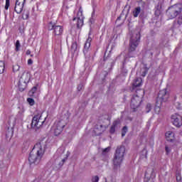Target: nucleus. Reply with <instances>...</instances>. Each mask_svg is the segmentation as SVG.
<instances>
[{"label":"nucleus","instance_id":"ea45409f","mask_svg":"<svg viewBox=\"0 0 182 182\" xmlns=\"http://www.w3.org/2000/svg\"><path fill=\"white\" fill-rule=\"evenodd\" d=\"M165 150H166V153H167L168 154V153H170V150H171V149H170V148H169L168 146H166L165 147Z\"/></svg>","mask_w":182,"mask_h":182},{"label":"nucleus","instance_id":"7c9ffc66","mask_svg":"<svg viewBox=\"0 0 182 182\" xmlns=\"http://www.w3.org/2000/svg\"><path fill=\"white\" fill-rule=\"evenodd\" d=\"M71 49L75 52V50L77 49V43H73Z\"/></svg>","mask_w":182,"mask_h":182},{"label":"nucleus","instance_id":"6ab92c4d","mask_svg":"<svg viewBox=\"0 0 182 182\" xmlns=\"http://www.w3.org/2000/svg\"><path fill=\"white\" fill-rule=\"evenodd\" d=\"M141 82H143V80H141V77L134 80L133 82L134 87H139V86H141Z\"/></svg>","mask_w":182,"mask_h":182},{"label":"nucleus","instance_id":"2f4dec72","mask_svg":"<svg viewBox=\"0 0 182 182\" xmlns=\"http://www.w3.org/2000/svg\"><path fill=\"white\" fill-rule=\"evenodd\" d=\"M177 23L182 25V14L178 17Z\"/></svg>","mask_w":182,"mask_h":182},{"label":"nucleus","instance_id":"f3484780","mask_svg":"<svg viewBox=\"0 0 182 182\" xmlns=\"http://www.w3.org/2000/svg\"><path fill=\"white\" fill-rule=\"evenodd\" d=\"M165 136L168 141H173V140H174V133H173L172 132H167Z\"/></svg>","mask_w":182,"mask_h":182},{"label":"nucleus","instance_id":"f257e3e1","mask_svg":"<svg viewBox=\"0 0 182 182\" xmlns=\"http://www.w3.org/2000/svg\"><path fill=\"white\" fill-rule=\"evenodd\" d=\"M46 147V144L43 141H40L34 146L28 156L30 164H39L41 163V159L45 154Z\"/></svg>","mask_w":182,"mask_h":182},{"label":"nucleus","instance_id":"c03bdc74","mask_svg":"<svg viewBox=\"0 0 182 182\" xmlns=\"http://www.w3.org/2000/svg\"><path fill=\"white\" fill-rule=\"evenodd\" d=\"M122 14H121V15L119 16V17H118V19H120V18H122Z\"/></svg>","mask_w":182,"mask_h":182},{"label":"nucleus","instance_id":"0eeeda50","mask_svg":"<svg viewBox=\"0 0 182 182\" xmlns=\"http://www.w3.org/2000/svg\"><path fill=\"white\" fill-rule=\"evenodd\" d=\"M169 96L170 94L168 93V91H167V88L160 90L156 99L157 105H161L163 102H167Z\"/></svg>","mask_w":182,"mask_h":182},{"label":"nucleus","instance_id":"72a5a7b5","mask_svg":"<svg viewBox=\"0 0 182 182\" xmlns=\"http://www.w3.org/2000/svg\"><path fill=\"white\" fill-rule=\"evenodd\" d=\"M92 182H99V176H93L92 178Z\"/></svg>","mask_w":182,"mask_h":182},{"label":"nucleus","instance_id":"4468645a","mask_svg":"<svg viewBox=\"0 0 182 182\" xmlns=\"http://www.w3.org/2000/svg\"><path fill=\"white\" fill-rule=\"evenodd\" d=\"M26 0H16V6L14 10L16 11V14H21L23 10V6L25 5V2Z\"/></svg>","mask_w":182,"mask_h":182},{"label":"nucleus","instance_id":"f704fd0d","mask_svg":"<svg viewBox=\"0 0 182 182\" xmlns=\"http://www.w3.org/2000/svg\"><path fill=\"white\" fill-rule=\"evenodd\" d=\"M82 15V12L81 9L80 8V10L77 13V18H83V16Z\"/></svg>","mask_w":182,"mask_h":182},{"label":"nucleus","instance_id":"37998d69","mask_svg":"<svg viewBox=\"0 0 182 182\" xmlns=\"http://www.w3.org/2000/svg\"><path fill=\"white\" fill-rule=\"evenodd\" d=\"M26 53V55H29L31 53V51L29 50H28Z\"/></svg>","mask_w":182,"mask_h":182},{"label":"nucleus","instance_id":"7ed1b4c3","mask_svg":"<svg viewBox=\"0 0 182 182\" xmlns=\"http://www.w3.org/2000/svg\"><path fill=\"white\" fill-rule=\"evenodd\" d=\"M140 42V30H134L131 34L129 52H134Z\"/></svg>","mask_w":182,"mask_h":182},{"label":"nucleus","instance_id":"a878e982","mask_svg":"<svg viewBox=\"0 0 182 182\" xmlns=\"http://www.w3.org/2000/svg\"><path fill=\"white\" fill-rule=\"evenodd\" d=\"M181 180H182L181 173L180 172L176 173V181L181 182Z\"/></svg>","mask_w":182,"mask_h":182},{"label":"nucleus","instance_id":"9b49d317","mask_svg":"<svg viewBox=\"0 0 182 182\" xmlns=\"http://www.w3.org/2000/svg\"><path fill=\"white\" fill-rule=\"evenodd\" d=\"M156 177V170L154 167H149L147 168L145 173V179L144 181L147 182L150 178H154Z\"/></svg>","mask_w":182,"mask_h":182},{"label":"nucleus","instance_id":"79ce46f5","mask_svg":"<svg viewBox=\"0 0 182 182\" xmlns=\"http://www.w3.org/2000/svg\"><path fill=\"white\" fill-rule=\"evenodd\" d=\"M103 119H105V120H107V116L105 115V116L102 117L100 120H103Z\"/></svg>","mask_w":182,"mask_h":182},{"label":"nucleus","instance_id":"423d86ee","mask_svg":"<svg viewBox=\"0 0 182 182\" xmlns=\"http://www.w3.org/2000/svg\"><path fill=\"white\" fill-rule=\"evenodd\" d=\"M65 126H66V122H65L63 120L55 122L51 129V132L54 133V136H59V134L63 132V128Z\"/></svg>","mask_w":182,"mask_h":182},{"label":"nucleus","instance_id":"dca6fc26","mask_svg":"<svg viewBox=\"0 0 182 182\" xmlns=\"http://www.w3.org/2000/svg\"><path fill=\"white\" fill-rule=\"evenodd\" d=\"M120 124V121L116 120L113 122L112 125L110 127L109 132L111 134H113L116 132V127H117V124Z\"/></svg>","mask_w":182,"mask_h":182},{"label":"nucleus","instance_id":"49530a36","mask_svg":"<svg viewBox=\"0 0 182 182\" xmlns=\"http://www.w3.org/2000/svg\"><path fill=\"white\" fill-rule=\"evenodd\" d=\"M155 14H157V11H155Z\"/></svg>","mask_w":182,"mask_h":182},{"label":"nucleus","instance_id":"c85d7f7f","mask_svg":"<svg viewBox=\"0 0 182 182\" xmlns=\"http://www.w3.org/2000/svg\"><path fill=\"white\" fill-rule=\"evenodd\" d=\"M27 102L29 103L31 106H33V105H35V100H33V99L32 98H28Z\"/></svg>","mask_w":182,"mask_h":182},{"label":"nucleus","instance_id":"b1692460","mask_svg":"<svg viewBox=\"0 0 182 182\" xmlns=\"http://www.w3.org/2000/svg\"><path fill=\"white\" fill-rule=\"evenodd\" d=\"M23 19H28L29 18V11H24L22 15Z\"/></svg>","mask_w":182,"mask_h":182},{"label":"nucleus","instance_id":"9d476101","mask_svg":"<svg viewBox=\"0 0 182 182\" xmlns=\"http://www.w3.org/2000/svg\"><path fill=\"white\" fill-rule=\"evenodd\" d=\"M141 103V97L138 95H134L132 99L131 100V109H133L134 112L136 109L140 107Z\"/></svg>","mask_w":182,"mask_h":182},{"label":"nucleus","instance_id":"4c0bfd02","mask_svg":"<svg viewBox=\"0 0 182 182\" xmlns=\"http://www.w3.org/2000/svg\"><path fill=\"white\" fill-rule=\"evenodd\" d=\"M78 92H80V90H82L83 89V85L80 84L77 87Z\"/></svg>","mask_w":182,"mask_h":182},{"label":"nucleus","instance_id":"412c9836","mask_svg":"<svg viewBox=\"0 0 182 182\" xmlns=\"http://www.w3.org/2000/svg\"><path fill=\"white\" fill-rule=\"evenodd\" d=\"M147 72H149V68L144 67V68H141V70L139 71V75L141 76H143V77H144V76H146V75H147Z\"/></svg>","mask_w":182,"mask_h":182},{"label":"nucleus","instance_id":"58836bf2","mask_svg":"<svg viewBox=\"0 0 182 182\" xmlns=\"http://www.w3.org/2000/svg\"><path fill=\"white\" fill-rule=\"evenodd\" d=\"M109 151H110V147L105 148L103 150V153H109Z\"/></svg>","mask_w":182,"mask_h":182},{"label":"nucleus","instance_id":"c756f323","mask_svg":"<svg viewBox=\"0 0 182 182\" xmlns=\"http://www.w3.org/2000/svg\"><path fill=\"white\" fill-rule=\"evenodd\" d=\"M19 48H21V43H19V40H17L16 42V50H19Z\"/></svg>","mask_w":182,"mask_h":182},{"label":"nucleus","instance_id":"f03ea898","mask_svg":"<svg viewBox=\"0 0 182 182\" xmlns=\"http://www.w3.org/2000/svg\"><path fill=\"white\" fill-rule=\"evenodd\" d=\"M124 153H126V148L124 146H119L117 148L113 159V168L114 170H118L120 168L124 159Z\"/></svg>","mask_w":182,"mask_h":182},{"label":"nucleus","instance_id":"393cba45","mask_svg":"<svg viewBox=\"0 0 182 182\" xmlns=\"http://www.w3.org/2000/svg\"><path fill=\"white\" fill-rule=\"evenodd\" d=\"M21 67L18 64H15L13 65V72L15 73L16 72H18Z\"/></svg>","mask_w":182,"mask_h":182},{"label":"nucleus","instance_id":"39448f33","mask_svg":"<svg viewBox=\"0 0 182 182\" xmlns=\"http://www.w3.org/2000/svg\"><path fill=\"white\" fill-rule=\"evenodd\" d=\"M46 120V117H42V114H38L33 117L31 127L33 129H41Z\"/></svg>","mask_w":182,"mask_h":182},{"label":"nucleus","instance_id":"a18cd8bd","mask_svg":"<svg viewBox=\"0 0 182 182\" xmlns=\"http://www.w3.org/2000/svg\"><path fill=\"white\" fill-rule=\"evenodd\" d=\"M31 58H33V55H31Z\"/></svg>","mask_w":182,"mask_h":182},{"label":"nucleus","instance_id":"ddd939ff","mask_svg":"<svg viewBox=\"0 0 182 182\" xmlns=\"http://www.w3.org/2000/svg\"><path fill=\"white\" fill-rule=\"evenodd\" d=\"M106 129H107V125L97 124L94 129V133H95V136H100Z\"/></svg>","mask_w":182,"mask_h":182},{"label":"nucleus","instance_id":"a211bd4d","mask_svg":"<svg viewBox=\"0 0 182 182\" xmlns=\"http://www.w3.org/2000/svg\"><path fill=\"white\" fill-rule=\"evenodd\" d=\"M90 42H92V38L89 37L84 46V52H87L89 48H90Z\"/></svg>","mask_w":182,"mask_h":182},{"label":"nucleus","instance_id":"4be33fe9","mask_svg":"<svg viewBox=\"0 0 182 182\" xmlns=\"http://www.w3.org/2000/svg\"><path fill=\"white\" fill-rule=\"evenodd\" d=\"M38 90V87L35 86L33 87L28 92L29 96H33L35 93H36V91Z\"/></svg>","mask_w":182,"mask_h":182},{"label":"nucleus","instance_id":"aec40b11","mask_svg":"<svg viewBox=\"0 0 182 182\" xmlns=\"http://www.w3.org/2000/svg\"><path fill=\"white\" fill-rule=\"evenodd\" d=\"M140 12H141V8L140 6L136 7L133 11V16L137 18Z\"/></svg>","mask_w":182,"mask_h":182},{"label":"nucleus","instance_id":"5701e85b","mask_svg":"<svg viewBox=\"0 0 182 182\" xmlns=\"http://www.w3.org/2000/svg\"><path fill=\"white\" fill-rule=\"evenodd\" d=\"M5 70V62L0 61V73H4Z\"/></svg>","mask_w":182,"mask_h":182},{"label":"nucleus","instance_id":"2eb2a0df","mask_svg":"<svg viewBox=\"0 0 182 182\" xmlns=\"http://www.w3.org/2000/svg\"><path fill=\"white\" fill-rule=\"evenodd\" d=\"M73 21H77V28L78 29L83 26V17L74 18Z\"/></svg>","mask_w":182,"mask_h":182},{"label":"nucleus","instance_id":"1a4fd4ad","mask_svg":"<svg viewBox=\"0 0 182 182\" xmlns=\"http://www.w3.org/2000/svg\"><path fill=\"white\" fill-rule=\"evenodd\" d=\"M48 29L49 31H53L54 35L57 36H59L63 33V27L53 24L52 22L49 23Z\"/></svg>","mask_w":182,"mask_h":182},{"label":"nucleus","instance_id":"20e7f679","mask_svg":"<svg viewBox=\"0 0 182 182\" xmlns=\"http://www.w3.org/2000/svg\"><path fill=\"white\" fill-rule=\"evenodd\" d=\"M29 80H31V73L28 71H24L18 80V86L20 92H23L26 89Z\"/></svg>","mask_w":182,"mask_h":182},{"label":"nucleus","instance_id":"cd10ccee","mask_svg":"<svg viewBox=\"0 0 182 182\" xmlns=\"http://www.w3.org/2000/svg\"><path fill=\"white\" fill-rule=\"evenodd\" d=\"M151 104H147L146 106V113H149V112L151 111Z\"/></svg>","mask_w":182,"mask_h":182},{"label":"nucleus","instance_id":"e433bc0d","mask_svg":"<svg viewBox=\"0 0 182 182\" xmlns=\"http://www.w3.org/2000/svg\"><path fill=\"white\" fill-rule=\"evenodd\" d=\"M8 8H9V0H6L5 9L8 10Z\"/></svg>","mask_w":182,"mask_h":182},{"label":"nucleus","instance_id":"a19ab883","mask_svg":"<svg viewBox=\"0 0 182 182\" xmlns=\"http://www.w3.org/2000/svg\"><path fill=\"white\" fill-rule=\"evenodd\" d=\"M32 63H33V60H32V59H28V65H32Z\"/></svg>","mask_w":182,"mask_h":182},{"label":"nucleus","instance_id":"6e6552de","mask_svg":"<svg viewBox=\"0 0 182 182\" xmlns=\"http://www.w3.org/2000/svg\"><path fill=\"white\" fill-rule=\"evenodd\" d=\"M181 11H182L181 4H175L168 9V15L171 18H176V16H177L178 14H181Z\"/></svg>","mask_w":182,"mask_h":182},{"label":"nucleus","instance_id":"bb28decb","mask_svg":"<svg viewBox=\"0 0 182 182\" xmlns=\"http://www.w3.org/2000/svg\"><path fill=\"white\" fill-rule=\"evenodd\" d=\"M127 127H124L123 129H122V137H124V136H126V133H127Z\"/></svg>","mask_w":182,"mask_h":182},{"label":"nucleus","instance_id":"f8f14e48","mask_svg":"<svg viewBox=\"0 0 182 182\" xmlns=\"http://www.w3.org/2000/svg\"><path fill=\"white\" fill-rule=\"evenodd\" d=\"M171 120L173 124L176 127H180L182 125V116L180 114H176L171 116Z\"/></svg>","mask_w":182,"mask_h":182},{"label":"nucleus","instance_id":"c9c22d12","mask_svg":"<svg viewBox=\"0 0 182 182\" xmlns=\"http://www.w3.org/2000/svg\"><path fill=\"white\" fill-rule=\"evenodd\" d=\"M156 113H160V106L156 105L154 108Z\"/></svg>","mask_w":182,"mask_h":182},{"label":"nucleus","instance_id":"473e14b6","mask_svg":"<svg viewBox=\"0 0 182 182\" xmlns=\"http://www.w3.org/2000/svg\"><path fill=\"white\" fill-rule=\"evenodd\" d=\"M66 160H68V158L62 159L61 161L58 164L59 166L62 167V166L65 164V161H66Z\"/></svg>","mask_w":182,"mask_h":182}]
</instances>
